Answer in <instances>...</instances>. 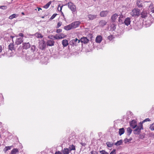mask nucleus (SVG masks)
Wrapping results in <instances>:
<instances>
[{
	"label": "nucleus",
	"instance_id": "nucleus-35",
	"mask_svg": "<svg viewBox=\"0 0 154 154\" xmlns=\"http://www.w3.org/2000/svg\"><path fill=\"white\" fill-rule=\"evenodd\" d=\"M59 36L60 37V39L63 38L66 36L63 33L60 34V35H59Z\"/></svg>",
	"mask_w": 154,
	"mask_h": 154
},
{
	"label": "nucleus",
	"instance_id": "nucleus-54",
	"mask_svg": "<svg viewBox=\"0 0 154 154\" xmlns=\"http://www.w3.org/2000/svg\"><path fill=\"white\" fill-rule=\"evenodd\" d=\"M2 47L1 45H0V53H1L2 51Z\"/></svg>",
	"mask_w": 154,
	"mask_h": 154
},
{
	"label": "nucleus",
	"instance_id": "nucleus-37",
	"mask_svg": "<svg viewBox=\"0 0 154 154\" xmlns=\"http://www.w3.org/2000/svg\"><path fill=\"white\" fill-rule=\"evenodd\" d=\"M99 152L101 154H108V153L107 152L104 150L100 151Z\"/></svg>",
	"mask_w": 154,
	"mask_h": 154
},
{
	"label": "nucleus",
	"instance_id": "nucleus-36",
	"mask_svg": "<svg viewBox=\"0 0 154 154\" xmlns=\"http://www.w3.org/2000/svg\"><path fill=\"white\" fill-rule=\"evenodd\" d=\"M53 38L54 39H60V37L59 36V35L58 34H56L54 36Z\"/></svg>",
	"mask_w": 154,
	"mask_h": 154
},
{
	"label": "nucleus",
	"instance_id": "nucleus-57",
	"mask_svg": "<svg viewBox=\"0 0 154 154\" xmlns=\"http://www.w3.org/2000/svg\"><path fill=\"white\" fill-rule=\"evenodd\" d=\"M122 23H123V20L121 19V22H120Z\"/></svg>",
	"mask_w": 154,
	"mask_h": 154
},
{
	"label": "nucleus",
	"instance_id": "nucleus-49",
	"mask_svg": "<svg viewBox=\"0 0 154 154\" xmlns=\"http://www.w3.org/2000/svg\"><path fill=\"white\" fill-rule=\"evenodd\" d=\"M62 31V30L61 29H57L56 31V32L57 33H60Z\"/></svg>",
	"mask_w": 154,
	"mask_h": 154
},
{
	"label": "nucleus",
	"instance_id": "nucleus-26",
	"mask_svg": "<svg viewBox=\"0 0 154 154\" xmlns=\"http://www.w3.org/2000/svg\"><path fill=\"white\" fill-rule=\"evenodd\" d=\"M19 151L17 149H12L11 152V154H16L17 152H18Z\"/></svg>",
	"mask_w": 154,
	"mask_h": 154
},
{
	"label": "nucleus",
	"instance_id": "nucleus-2",
	"mask_svg": "<svg viewBox=\"0 0 154 154\" xmlns=\"http://www.w3.org/2000/svg\"><path fill=\"white\" fill-rule=\"evenodd\" d=\"M140 10L138 8H134L131 12V15L132 17H138L140 15Z\"/></svg>",
	"mask_w": 154,
	"mask_h": 154
},
{
	"label": "nucleus",
	"instance_id": "nucleus-10",
	"mask_svg": "<svg viewBox=\"0 0 154 154\" xmlns=\"http://www.w3.org/2000/svg\"><path fill=\"white\" fill-rule=\"evenodd\" d=\"M131 22L130 18L129 17H127L124 20V23L125 25L128 26L130 24Z\"/></svg>",
	"mask_w": 154,
	"mask_h": 154
},
{
	"label": "nucleus",
	"instance_id": "nucleus-43",
	"mask_svg": "<svg viewBox=\"0 0 154 154\" xmlns=\"http://www.w3.org/2000/svg\"><path fill=\"white\" fill-rule=\"evenodd\" d=\"M62 24V23L61 22H59L57 24V28H58Z\"/></svg>",
	"mask_w": 154,
	"mask_h": 154
},
{
	"label": "nucleus",
	"instance_id": "nucleus-47",
	"mask_svg": "<svg viewBox=\"0 0 154 154\" xmlns=\"http://www.w3.org/2000/svg\"><path fill=\"white\" fill-rule=\"evenodd\" d=\"M124 17V16L123 15L121 14L120 16H119V22H121V19L123 18Z\"/></svg>",
	"mask_w": 154,
	"mask_h": 154
},
{
	"label": "nucleus",
	"instance_id": "nucleus-21",
	"mask_svg": "<svg viewBox=\"0 0 154 154\" xmlns=\"http://www.w3.org/2000/svg\"><path fill=\"white\" fill-rule=\"evenodd\" d=\"M9 49L11 51L14 50V45L13 43H10L8 46Z\"/></svg>",
	"mask_w": 154,
	"mask_h": 154
},
{
	"label": "nucleus",
	"instance_id": "nucleus-22",
	"mask_svg": "<svg viewBox=\"0 0 154 154\" xmlns=\"http://www.w3.org/2000/svg\"><path fill=\"white\" fill-rule=\"evenodd\" d=\"M62 152L63 154H69L70 151L69 148H64Z\"/></svg>",
	"mask_w": 154,
	"mask_h": 154
},
{
	"label": "nucleus",
	"instance_id": "nucleus-8",
	"mask_svg": "<svg viewBox=\"0 0 154 154\" xmlns=\"http://www.w3.org/2000/svg\"><path fill=\"white\" fill-rule=\"evenodd\" d=\"M109 12V11H102L100 12V15L102 17H106Z\"/></svg>",
	"mask_w": 154,
	"mask_h": 154
},
{
	"label": "nucleus",
	"instance_id": "nucleus-28",
	"mask_svg": "<svg viewBox=\"0 0 154 154\" xmlns=\"http://www.w3.org/2000/svg\"><path fill=\"white\" fill-rule=\"evenodd\" d=\"M18 16V15L15 14L11 15L9 16V18L10 19H12L14 18H16Z\"/></svg>",
	"mask_w": 154,
	"mask_h": 154
},
{
	"label": "nucleus",
	"instance_id": "nucleus-41",
	"mask_svg": "<svg viewBox=\"0 0 154 154\" xmlns=\"http://www.w3.org/2000/svg\"><path fill=\"white\" fill-rule=\"evenodd\" d=\"M113 38V36L112 35H111L108 37V39L110 40H112Z\"/></svg>",
	"mask_w": 154,
	"mask_h": 154
},
{
	"label": "nucleus",
	"instance_id": "nucleus-13",
	"mask_svg": "<svg viewBox=\"0 0 154 154\" xmlns=\"http://www.w3.org/2000/svg\"><path fill=\"white\" fill-rule=\"evenodd\" d=\"M102 40V37L100 35H98L97 36L95 41L97 43H100Z\"/></svg>",
	"mask_w": 154,
	"mask_h": 154
},
{
	"label": "nucleus",
	"instance_id": "nucleus-45",
	"mask_svg": "<svg viewBox=\"0 0 154 154\" xmlns=\"http://www.w3.org/2000/svg\"><path fill=\"white\" fill-rule=\"evenodd\" d=\"M62 7H63V6H60V5H59V6L58 7V8H57L58 11H61Z\"/></svg>",
	"mask_w": 154,
	"mask_h": 154
},
{
	"label": "nucleus",
	"instance_id": "nucleus-60",
	"mask_svg": "<svg viewBox=\"0 0 154 154\" xmlns=\"http://www.w3.org/2000/svg\"><path fill=\"white\" fill-rule=\"evenodd\" d=\"M62 15H63V16L64 15H63V13H62Z\"/></svg>",
	"mask_w": 154,
	"mask_h": 154
},
{
	"label": "nucleus",
	"instance_id": "nucleus-18",
	"mask_svg": "<svg viewBox=\"0 0 154 154\" xmlns=\"http://www.w3.org/2000/svg\"><path fill=\"white\" fill-rule=\"evenodd\" d=\"M107 23V22L104 20H102L100 21L99 23V25L100 26L103 27Z\"/></svg>",
	"mask_w": 154,
	"mask_h": 154
},
{
	"label": "nucleus",
	"instance_id": "nucleus-24",
	"mask_svg": "<svg viewBox=\"0 0 154 154\" xmlns=\"http://www.w3.org/2000/svg\"><path fill=\"white\" fill-rule=\"evenodd\" d=\"M64 29L66 30H69L71 29H72L71 24L67 26H65L64 27Z\"/></svg>",
	"mask_w": 154,
	"mask_h": 154
},
{
	"label": "nucleus",
	"instance_id": "nucleus-3",
	"mask_svg": "<svg viewBox=\"0 0 154 154\" xmlns=\"http://www.w3.org/2000/svg\"><path fill=\"white\" fill-rule=\"evenodd\" d=\"M68 5L69 8L73 12H76V7L75 5L74 4L71 2H69L68 4Z\"/></svg>",
	"mask_w": 154,
	"mask_h": 154
},
{
	"label": "nucleus",
	"instance_id": "nucleus-40",
	"mask_svg": "<svg viewBox=\"0 0 154 154\" xmlns=\"http://www.w3.org/2000/svg\"><path fill=\"white\" fill-rule=\"evenodd\" d=\"M57 14H54L50 18V20H52L54 18H55V17L57 15Z\"/></svg>",
	"mask_w": 154,
	"mask_h": 154
},
{
	"label": "nucleus",
	"instance_id": "nucleus-17",
	"mask_svg": "<svg viewBox=\"0 0 154 154\" xmlns=\"http://www.w3.org/2000/svg\"><path fill=\"white\" fill-rule=\"evenodd\" d=\"M23 38H17L16 39L15 43L17 45L20 44L23 42Z\"/></svg>",
	"mask_w": 154,
	"mask_h": 154
},
{
	"label": "nucleus",
	"instance_id": "nucleus-39",
	"mask_svg": "<svg viewBox=\"0 0 154 154\" xmlns=\"http://www.w3.org/2000/svg\"><path fill=\"white\" fill-rule=\"evenodd\" d=\"M131 139H128L127 138H126L124 140V141L125 143H127L131 141Z\"/></svg>",
	"mask_w": 154,
	"mask_h": 154
},
{
	"label": "nucleus",
	"instance_id": "nucleus-62",
	"mask_svg": "<svg viewBox=\"0 0 154 154\" xmlns=\"http://www.w3.org/2000/svg\"><path fill=\"white\" fill-rule=\"evenodd\" d=\"M94 1H95L96 0H93Z\"/></svg>",
	"mask_w": 154,
	"mask_h": 154
},
{
	"label": "nucleus",
	"instance_id": "nucleus-11",
	"mask_svg": "<svg viewBox=\"0 0 154 154\" xmlns=\"http://www.w3.org/2000/svg\"><path fill=\"white\" fill-rule=\"evenodd\" d=\"M80 41L82 43L84 44H87L89 41V40L85 37H83L81 38Z\"/></svg>",
	"mask_w": 154,
	"mask_h": 154
},
{
	"label": "nucleus",
	"instance_id": "nucleus-51",
	"mask_svg": "<svg viewBox=\"0 0 154 154\" xmlns=\"http://www.w3.org/2000/svg\"><path fill=\"white\" fill-rule=\"evenodd\" d=\"M54 154H62V153L59 151L56 152Z\"/></svg>",
	"mask_w": 154,
	"mask_h": 154
},
{
	"label": "nucleus",
	"instance_id": "nucleus-32",
	"mask_svg": "<svg viewBox=\"0 0 154 154\" xmlns=\"http://www.w3.org/2000/svg\"><path fill=\"white\" fill-rule=\"evenodd\" d=\"M12 146H6L4 149V151L6 152L8 150L11 149Z\"/></svg>",
	"mask_w": 154,
	"mask_h": 154
},
{
	"label": "nucleus",
	"instance_id": "nucleus-59",
	"mask_svg": "<svg viewBox=\"0 0 154 154\" xmlns=\"http://www.w3.org/2000/svg\"><path fill=\"white\" fill-rule=\"evenodd\" d=\"M42 18H44V17L42 16Z\"/></svg>",
	"mask_w": 154,
	"mask_h": 154
},
{
	"label": "nucleus",
	"instance_id": "nucleus-12",
	"mask_svg": "<svg viewBox=\"0 0 154 154\" xmlns=\"http://www.w3.org/2000/svg\"><path fill=\"white\" fill-rule=\"evenodd\" d=\"M130 125L133 128H135L137 126V125L136 122L135 120H134L131 121V122H130Z\"/></svg>",
	"mask_w": 154,
	"mask_h": 154
},
{
	"label": "nucleus",
	"instance_id": "nucleus-44",
	"mask_svg": "<svg viewBox=\"0 0 154 154\" xmlns=\"http://www.w3.org/2000/svg\"><path fill=\"white\" fill-rule=\"evenodd\" d=\"M151 120L150 119L148 118L146 119H145L143 121L142 123H143V122H147V121H150Z\"/></svg>",
	"mask_w": 154,
	"mask_h": 154
},
{
	"label": "nucleus",
	"instance_id": "nucleus-33",
	"mask_svg": "<svg viewBox=\"0 0 154 154\" xmlns=\"http://www.w3.org/2000/svg\"><path fill=\"white\" fill-rule=\"evenodd\" d=\"M122 142V140H120L119 141H118L116 143L115 145L117 146H119L121 144Z\"/></svg>",
	"mask_w": 154,
	"mask_h": 154
},
{
	"label": "nucleus",
	"instance_id": "nucleus-58",
	"mask_svg": "<svg viewBox=\"0 0 154 154\" xmlns=\"http://www.w3.org/2000/svg\"><path fill=\"white\" fill-rule=\"evenodd\" d=\"M22 14L23 15H24V13H23V12L22 13Z\"/></svg>",
	"mask_w": 154,
	"mask_h": 154
},
{
	"label": "nucleus",
	"instance_id": "nucleus-55",
	"mask_svg": "<svg viewBox=\"0 0 154 154\" xmlns=\"http://www.w3.org/2000/svg\"><path fill=\"white\" fill-rule=\"evenodd\" d=\"M31 35V34H27V37H31V36H32V35Z\"/></svg>",
	"mask_w": 154,
	"mask_h": 154
},
{
	"label": "nucleus",
	"instance_id": "nucleus-53",
	"mask_svg": "<svg viewBox=\"0 0 154 154\" xmlns=\"http://www.w3.org/2000/svg\"><path fill=\"white\" fill-rule=\"evenodd\" d=\"M151 11L152 13H154V7L151 9Z\"/></svg>",
	"mask_w": 154,
	"mask_h": 154
},
{
	"label": "nucleus",
	"instance_id": "nucleus-6",
	"mask_svg": "<svg viewBox=\"0 0 154 154\" xmlns=\"http://www.w3.org/2000/svg\"><path fill=\"white\" fill-rule=\"evenodd\" d=\"M80 23V22L79 21H76L71 23L72 29L75 28L79 26Z\"/></svg>",
	"mask_w": 154,
	"mask_h": 154
},
{
	"label": "nucleus",
	"instance_id": "nucleus-34",
	"mask_svg": "<svg viewBox=\"0 0 154 154\" xmlns=\"http://www.w3.org/2000/svg\"><path fill=\"white\" fill-rule=\"evenodd\" d=\"M149 129L151 131H154V123L150 125Z\"/></svg>",
	"mask_w": 154,
	"mask_h": 154
},
{
	"label": "nucleus",
	"instance_id": "nucleus-38",
	"mask_svg": "<svg viewBox=\"0 0 154 154\" xmlns=\"http://www.w3.org/2000/svg\"><path fill=\"white\" fill-rule=\"evenodd\" d=\"M31 50L32 52H34L36 49L35 46L34 45H32L31 46Z\"/></svg>",
	"mask_w": 154,
	"mask_h": 154
},
{
	"label": "nucleus",
	"instance_id": "nucleus-19",
	"mask_svg": "<svg viewBox=\"0 0 154 154\" xmlns=\"http://www.w3.org/2000/svg\"><path fill=\"white\" fill-rule=\"evenodd\" d=\"M97 15H96L89 14L88 17L90 20H92L94 19L97 17Z\"/></svg>",
	"mask_w": 154,
	"mask_h": 154
},
{
	"label": "nucleus",
	"instance_id": "nucleus-29",
	"mask_svg": "<svg viewBox=\"0 0 154 154\" xmlns=\"http://www.w3.org/2000/svg\"><path fill=\"white\" fill-rule=\"evenodd\" d=\"M68 148H69V150L70 151L72 150H75V146L73 145H70Z\"/></svg>",
	"mask_w": 154,
	"mask_h": 154
},
{
	"label": "nucleus",
	"instance_id": "nucleus-5",
	"mask_svg": "<svg viewBox=\"0 0 154 154\" xmlns=\"http://www.w3.org/2000/svg\"><path fill=\"white\" fill-rule=\"evenodd\" d=\"M46 46L45 42L44 40H42L39 43V48L40 49L43 50L44 49Z\"/></svg>",
	"mask_w": 154,
	"mask_h": 154
},
{
	"label": "nucleus",
	"instance_id": "nucleus-25",
	"mask_svg": "<svg viewBox=\"0 0 154 154\" xmlns=\"http://www.w3.org/2000/svg\"><path fill=\"white\" fill-rule=\"evenodd\" d=\"M34 35H35L37 38H42L43 37L42 35L38 32L36 33Z\"/></svg>",
	"mask_w": 154,
	"mask_h": 154
},
{
	"label": "nucleus",
	"instance_id": "nucleus-31",
	"mask_svg": "<svg viewBox=\"0 0 154 154\" xmlns=\"http://www.w3.org/2000/svg\"><path fill=\"white\" fill-rule=\"evenodd\" d=\"M51 3V2L50 1L48 3H47L46 5H44L43 7L46 9L48 8Z\"/></svg>",
	"mask_w": 154,
	"mask_h": 154
},
{
	"label": "nucleus",
	"instance_id": "nucleus-16",
	"mask_svg": "<svg viewBox=\"0 0 154 154\" xmlns=\"http://www.w3.org/2000/svg\"><path fill=\"white\" fill-rule=\"evenodd\" d=\"M118 15L117 14H115L112 15L111 17V19L113 22H116V19L118 17Z\"/></svg>",
	"mask_w": 154,
	"mask_h": 154
},
{
	"label": "nucleus",
	"instance_id": "nucleus-15",
	"mask_svg": "<svg viewBox=\"0 0 154 154\" xmlns=\"http://www.w3.org/2000/svg\"><path fill=\"white\" fill-rule=\"evenodd\" d=\"M54 41L52 40H48L47 42V45L50 46H53L54 45Z\"/></svg>",
	"mask_w": 154,
	"mask_h": 154
},
{
	"label": "nucleus",
	"instance_id": "nucleus-7",
	"mask_svg": "<svg viewBox=\"0 0 154 154\" xmlns=\"http://www.w3.org/2000/svg\"><path fill=\"white\" fill-rule=\"evenodd\" d=\"M22 47L23 49H27L30 47V45L29 42L23 43L22 44Z\"/></svg>",
	"mask_w": 154,
	"mask_h": 154
},
{
	"label": "nucleus",
	"instance_id": "nucleus-9",
	"mask_svg": "<svg viewBox=\"0 0 154 154\" xmlns=\"http://www.w3.org/2000/svg\"><path fill=\"white\" fill-rule=\"evenodd\" d=\"M140 15L142 18H145L147 16L148 13L147 11L143 10L141 13Z\"/></svg>",
	"mask_w": 154,
	"mask_h": 154
},
{
	"label": "nucleus",
	"instance_id": "nucleus-23",
	"mask_svg": "<svg viewBox=\"0 0 154 154\" xmlns=\"http://www.w3.org/2000/svg\"><path fill=\"white\" fill-rule=\"evenodd\" d=\"M125 132V129L124 128H122L119 129V134L120 136H121Z\"/></svg>",
	"mask_w": 154,
	"mask_h": 154
},
{
	"label": "nucleus",
	"instance_id": "nucleus-27",
	"mask_svg": "<svg viewBox=\"0 0 154 154\" xmlns=\"http://www.w3.org/2000/svg\"><path fill=\"white\" fill-rule=\"evenodd\" d=\"M127 131L128 135L129 136L132 132V129L128 127L127 128Z\"/></svg>",
	"mask_w": 154,
	"mask_h": 154
},
{
	"label": "nucleus",
	"instance_id": "nucleus-48",
	"mask_svg": "<svg viewBox=\"0 0 154 154\" xmlns=\"http://www.w3.org/2000/svg\"><path fill=\"white\" fill-rule=\"evenodd\" d=\"M54 35H49L48 36V38H49L51 39H54V38H53Z\"/></svg>",
	"mask_w": 154,
	"mask_h": 154
},
{
	"label": "nucleus",
	"instance_id": "nucleus-30",
	"mask_svg": "<svg viewBox=\"0 0 154 154\" xmlns=\"http://www.w3.org/2000/svg\"><path fill=\"white\" fill-rule=\"evenodd\" d=\"M107 146L109 147H111L113 145V143L111 142H107L106 143Z\"/></svg>",
	"mask_w": 154,
	"mask_h": 154
},
{
	"label": "nucleus",
	"instance_id": "nucleus-14",
	"mask_svg": "<svg viewBox=\"0 0 154 154\" xmlns=\"http://www.w3.org/2000/svg\"><path fill=\"white\" fill-rule=\"evenodd\" d=\"M143 2L140 0H137V5L138 8H141L143 6Z\"/></svg>",
	"mask_w": 154,
	"mask_h": 154
},
{
	"label": "nucleus",
	"instance_id": "nucleus-42",
	"mask_svg": "<svg viewBox=\"0 0 154 154\" xmlns=\"http://www.w3.org/2000/svg\"><path fill=\"white\" fill-rule=\"evenodd\" d=\"M0 8L3 10H5L7 8V7L6 6H2L0 7Z\"/></svg>",
	"mask_w": 154,
	"mask_h": 154
},
{
	"label": "nucleus",
	"instance_id": "nucleus-52",
	"mask_svg": "<svg viewBox=\"0 0 154 154\" xmlns=\"http://www.w3.org/2000/svg\"><path fill=\"white\" fill-rule=\"evenodd\" d=\"M81 145L83 146H85L86 145V143H81Z\"/></svg>",
	"mask_w": 154,
	"mask_h": 154
},
{
	"label": "nucleus",
	"instance_id": "nucleus-46",
	"mask_svg": "<svg viewBox=\"0 0 154 154\" xmlns=\"http://www.w3.org/2000/svg\"><path fill=\"white\" fill-rule=\"evenodd\" d=\"M110 154H116L115 149H113L110 153Z\"/></svg>",
	"mask_w": 154,
	"mask_h": 154
},
{
	"label": "nucleus",
	"instance_id": "nucleus-4",
	"mask_svg": "<svg viewBox=\"0 0 154 154\" xmlns=\"http://www.w3.org/2000/svg\"><path fill=\"white\" fill-rule=\"evenodd\" d=\"M80 40H78L77 38L71 40L69 42L70 45L73 46H76L80 42Z\"/></svg>",
	"mask_w": 154,
	"mask_h": 154
},
{
	"label": "nucleus",
	"instance_id": "nucleus-20",
	"mask_svg": "<svg viewBox=\"0 0 154 154\" xmlns=\"http://www.w3.org/2000/svg\"><path fill=\"white\" fill-rule=\"evenodd\" d=\"M62 44L63 47H66L69 44L68 41L67 39H64L62 41Z\"/></svg>",
	"mask_w": 154,
	"mask_h": 154
},
{
	"label": "nucleus",
	"instance_id": "nucleus-1",
	"mask_svg": "<svg viewBox=\"0 0 154 154\" xmlns=\"http://www.w3.org/2000/svg\"><path fill=\"white\" fill-rule=\"evenodd\" d=\"M136 128V129L134 130V133L135 134H139L140 133V130L143 129L142 123L140 122L139 125Z\"/></svg>",
	"mask_w": 154,
	"mask_h": 154
},
{
	"label": "nucleus",
	"instance_id": "nucleus-61",
	"mask_svg": "<svg viewBox=\"0 0 154 154\" xmlns=\"http://www.w3.org/2000/svg\"><path fill=\"white\" fill-rule=\"evenodd\" d=\"M62 15H63V16L64 15H63V13H62Z\"/></svg>",
	"mask_w": 154,
	"mask_h": 154
},
{
	"label": "nucleus",
	"instance_id": "nucleus-50",
	"mask_svg": "<svg viewBox=\"0 0 154 154\" xmlns=\"http://www.w3.org/2000/svg\"><path fill=\"white\" fill-rule=\"evenodd\" d=\"M21 37H23L24 36L23 34L22 33H20L18 34Z\"/></svg>",
	"mask_w": 154,
	"mask_h": 154
},
{
	"label": "nucleus",
	"instance_id": "nucleus-56",
	"mask_svg": "<svg viewBox=\"0 0 154 154\" xmlns=\"http://www.w3.org/2000/svg\"><path fill=\"white\" fill-rule=\"evenodd\" d=\"M38 8V11H39L40 10H42V9L41 8Z\"/></svg>",
	"mask_w": 154,
	"mask_h": 154
}]
</instances>
